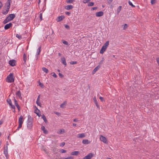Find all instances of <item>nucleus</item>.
<instances>
[{
	"instance_id": "obj_39",
	"label": "nucleus",
	"mask_w": 159,
	"mask_h": 159,
	"mask_svg": "<svg viewBox=\"0 0 159 159\" xmlns=\"http://www.w3.org/2000/svg\"><path fill=\"white\" fill-rule=\"evenodd\" d=\"M77 63V61H71L70 62V64L71 65H74L75 64H76Z\"/></svg>"
},
{
	"instance_id": "obj_52",
	"label": "nucleus",
	"mask_w": 159,
	"mask_h": 159,
	"mask_svg": "<svg viewBox=\"0 0 159 159\" xmlns=\"http://www.w3.org/2000/svg\"><path fill=\"white\" fill-rule=\"evenodd\" d=\"M65 144V143L64 142H62L60 144V146L61 147H63Z\"/></svg>"
},
{
	"instance_id": "obj_11",
	"label": "nucleus",
	"mask_w": 159,
	"mask_h": 159,
	"mask_svg": "<svg viewBox=\"0 0 159 159\" xmlns=\"http://www.w3.org/2000/svg\"><path fill=\"white\" fill-rule=\"evenodd\" d=\"M23 122V117L21 116L18 119V124L22 125Z\"/></svg>"
},
{
	"instance_id": "obj_1",
	"label": "nucleus",
	"mask_w": 159,
	"mask_h": 159,
	"mask_svg": "<svg viewBox=\"0 0 159 159\" xmlns=\"http://www.w3.org/2000/svg\"><path fill=\"white\" fill-rule=\"evenodd\" d=\"M27 122V127L29 129H30L33 126V119L31 116L30 115L28 116Z\"/></svg>"
},
{
	"instance_id": "obj_15",
	"label": "nucleus",
	"mask_w": 159,
	"mask_h": 159,
	"mask_svg": "<svg viewBox=\"0 0 159 159\" xmlns=\"http://www.w3.org/2000/svg\"><path fill=\"white\" fill-rule=\"evenodd\" d=\"M93 156V154L91 153H89L87 156H85L87 159H90Z\"/></svg>"
},
{
	"instance_id": "obj_31",
	"label": "nucleus",
	"mask_w": 159,
	"mask_h": 159,
	"mask_svg": "<svg viewBox=\"0 0 159 159\" xmlns=\"http://www.w3.org/2000/svg\"><path fill=\"white\" fill-rule=\"evenodd\" d=\"M42 70L45 72L46 73H47L48 72V69L46 68L45 67H43L42 68Z\"/></svg>"
},
{
	"instance_id": "obj_35",
	"label": "nucleus",
	"mask_w": 159,
	"mask_h": 159,
	"mask_svg": "<svg viewBox=\"0 0 159 159\" xmlns=\"http://www.w3.org/2000/svg\"><path fill=\"white\" fill-rule=\"evenodd\" d=\"M16 37L19 39H22V37L21 36L20 34H16Z\"/></svg>"
},
{
	"instance_id": "obj_18",
	"label": "nucleus",
	"mask_w": 159,
	"mask_h": 159,
	"mask_svg": "<svg viewBox=\"0 0 159 159\" xmlns=\"http://www.w3.org/2000/svg\"><path fill=\"white\" fill-rule=\"evenodd\" d=\"M107 48L103 46L100 51L101 54H103L106 49Z\"/></svg>"
},
{
	"instance_id": "obj_43",
	"label": "nucleus",
	"mask_w": 159,
	"mask_h": 159,
	"mask_svg": "<svg viewBox=\"0 0 159 159\" xmlns=\"http://www.w3.org/2000/svg\"><path fill=\"white\" fill-rule=\"evenodd\" d=\"M51 75H52L55 78H57V75H56V74L55 73H54V72L52 73H51Z\"/></svg>"
},
{
	"instance_id": "obj_61",
	"label": "nucleus",
	"mask_w": 159,
	"mask_h": 159,
	"mask_svg": "<svg viewBox=\"0 0 159 159\" xmlns=\"http://www.w3.org/2000/svg\"><path fill=\"white\" fill-rule=\"evenodd\" d=\"M112 1V0H108L107 2L109 4H110L111 3Z\"/></svg>"
},
{
	"instance_id": "obj_44",
	"label": "nucleus",
	"mask_w": 159,
	"mask_h": 159,
	"mask_svg": "<svg viewBox=\"0 0 159 159\" xmlns=\"http://www.w3.org/2000/svg\"><path fill=\"white\" fill-rule=\"evenodd\" d=\"M66 152V150L63 149H61L60 151V152L61 153H65Z\"/></svg>"
},
{
	"instance_id": "obj_40",
	"label": "nucleus",
	"mask_w": 159,
	"mask_h": 159,
	"mask_svg": "<svg viewBox=\"0 0 159 159\" xmlns=\"http://www.w3.org/2000/svg\"><path fill=\"white\" fill-rule=\"evenodd\" d=\"M19 124V125H18V127H17V128L16 129V130H19L20 129V128L22 126V125L20 124Z\"/></svg>"
},
{
	"instance_id": "obj_14",
	"label": "nucleus",
	"mask_w": 159,
	"mask_h": 159,
	"mask_svg": "<svg viewBox=\"0 0 159 159\" xmlns=\"http://www.w3.org/2000/svg\"><path fill=\"white\" fill-rule=\"evenodd\" d=\"M4 154L5 155L6 158H7V157L8 156L7 147V146L6 148H5L4 151Z\"/></svg>"
},
{
	"instance_id": "obj_28",
	"label": "nucleus",
	"mask_w": 159,
	"mask_h": 159,
	"mask_svg": "<svg viewBox=\"0 0 159 159\" xmlns=\"http://www.w3.org/2000/svg\"><path fill=\"white\" fill-rule=\"evenodd\" d=\"M66 101L64 102L60 105V107L62 108H64L65 107V106L66 105Z\"/></svg>"
},
{
	"instance_id": "obj_22",
	"label": "nucleus",
	"mask_w": 159,
	"mask_h": 159,
	"mask_svg": "<svg viewBox=\"0 0 159 159\" xmlns=\"http://www.w3.org/2000/svg\"><path fill=\"white\" fill-rule=\"evenodd\" d=\"M42 130L43 131V133L45 134H47L48 133V131L45 129V127L43 126H42L41 127Z\"/></svg>"
},
{
	"instance_id": "obj_29",
	"label": "nucleus",
	"mask_w": 159,
	"mask_h": 159,
	"mask_svg": "<svg viewBox=\"0 0 159 159\" xmlns=\"http://www.w3.org/2000/svg\"><path fill=\"white\" fill-rule=\"evenodd\" d=\"M42 118L43 119V120H44V121L46 123L47 122V120L46 119V117L44 115H43L42 116Z\"/></svg>"
},
{
	"instance_id": "obj_60",
	"label": "nucleus",
	"mask_w": 159,
	"mask_h": 159,
	"mask_svg": "<svg viewBox=\"0 0 159 159\" xmlns=\"http://www.w3.org/2000/svg\"><path fill=\"white\" fill-rule=\"evenodd\" d=\"M73 121L75 122H77L78 121V120L77 119H75L73 120Z\"/></svg>"
},
{
	"instance_id": "obj_27",
	"label": "nucleus",
	"mask_w": 159,
	"mask_h": 159,
	"mask_svg": "<svg viewBox=\"0 0 159 159\" xmlns=\"http://www.w3.org/2000/svg\"><path fill=\"white\" fill-rule=\"evenodd\" d=\"M41 46H40L39 47L37 50V53L38 55H39L41 52Z\"/></svg>"
},
{
	"instance_id": "obj_51",
	"label": "nucleus",
	"mask_w": 159,
	"mask_h": 159,
	"mask_svg": "<svg viewBox=\"0 0 159 159\" xmlns=\"http://www.w3.org/2000/svg\"><path fill=\"white\" fill-rule=\"evenodd\" d=\"M97 7H92L91 8V10H96V9H97Z\"/></svg>"
},
{
	"instance_id": "obj_13",
	"label": "nucleus",
	"mask_w": 159,
	"mask_h": 159,
	"mask_svg": "<svg viewBox=\"0 0 159 159\" xmlns=\"http://www.w3.org/2000/svg\"><path fill=\"white\" fill-rule=\"evenodd\" d=\"M61 62L64 64L65 66H66L67 64L66 62V59L64 57H62L61 58Z\"/></svg>"
},
{
	"instance_id": "obj_21",
	"label": "nucleus",
	"mask_w": 159,
	"mask_h": 159,
	"mask_svg": "<svg viewBox=\"0 0 159 159\" xmlns=\"http://www.w3.org/2000/svg\"><path fill=\"white\" fill-rule=\"evenodd\" d=\"M63 18H64V16H63ZM63 19V18L62 16H58L57 18L56 19V21L58 22H60Z\"/></svg>"
},
{
	"instance_id": "obj_34",
	"label": "nucleus",
	"mask_w": 159,
	"mask_h": 159,
	"mask_svg": "<svg viewBox=\"0 0 159 159\" xmlns=\"http://www.w3.org/2000/svg\"><path fill=\"white\" fill-rule=\"evenodd\" d=\"M7 102L9 104L10 106H11L12 104V102L11 100L10 99H8L7 100Z\"/></svg>"
},
{
	"instance_id": "obj_24",
	"label": "nucleus",
	"mask_w": 159,
	"mask_h": 159,
	"mask_svg": "<svg viewBox=\"0 0 159 159\" xmlns=\"http://www.w3.org/2000/svg\"><path fill=\"white\" fill-rule=\"evenodd\" d=\"M16 95L18 96L19 98H22L21 97V93L20 91H18L16 93Z\"/></svg>"
},
{
	"instance_id": "obj_45",
	"label": "nucleus",
	"mask_w": 159,
	"mask_h": 159,
	"mask_svg": "<svg viewBox=\"0 0 159 159\" xmlns=\"http://www.w3.org/2000/svg\"><path fill=\"white\" fill-rule=\"evenodd\" d=\"M36 103L38 106H39L40 107H41V103H40V102H39V101H36Z\"/></svg>"
},
{
	"instance_id": "obj_26",
	"label": "nucleus",
	"mask_w": 159,
	"mask_h": 159,
	"mask_svg": "<svg viewBox=\"0 0 159 159\" xmlns=\"http://www.w3.org/2000/svg\"><path fill=\"white\" fill-rule=\"evenodd\" d=\"M65 132V130L64 129H61L57 131V133L58 134H61Z\"/></svg>"
},
{
	"instance_id": "obj_54",
	"label": "nucleus",
	"mask_w": 159,
	"mask_h": 159,
	"mask_svg": "<svg viewBox=\"0 0 159 159\" xmlns=\"http://www.w3.org/2000/svg\"><path fill=\"white\" fill-rule=\"evenodd\" d=\"M59 75L61 78H62L63 77V75L61 73H59Z\"/></svg>"
},
{
	"instance_id": "obj_10",
	"label": "nucleus",
	"mask_w": 159,
	"mask_h": 159,
	"mask_svg": "<svg viewBox=\"0 0 159 159\" xmlns=\"http://www.w3.org/2000/svg\"><path fill=\"white\" fill-rule=\"evenodd\" d=\"M14 102H15V104L17 108L18 109V110L19 111H20V107L19 105L18 104L17 102L16 101V99L15 98H14Z\"/></svg>"
},
{
	"instance_id": "obj_46",
	"label": "nucleus",
	"mask_w": 159,
	"mask_h": 159,
	"mask_svg": "<svg viewBox=\"0 0 159 159\" xmlns=\"http://www.w3.org/2000/svg\"><path fill=\"white\" fill-rule=\"evenodd\" d=\"M156 2V0H151V3L152 4H153Z\"/></svg>"
},
{
	"instance_id": "obj_9",
	"label": "nucleus",
	"mask_w": 159,
	"mask_h": 159,
	"mask_svg": "<svg viewBox=\"0 0 159 159\" xmlns=\"http://www.w3.org/2000/svg\"><path fill=\"white\" fill-rule=\"evenodd\" d=\"M93 101L94 102V103L96 105L97 107L98 108H99V106L98 104V102L97 101L96 98V97H94L93 98Z\"/></svg>"
},
{
	"instance_id": "obj_63",
	"label": "nucleus",
	"mask_w": 159,
	"mask_h": 159,
	"mask_svg": "<svg viewBox=\"0 0 159 159\" xmlns=\"http://www.w3.org/2000/svg\"><path fill=\"white\" fill-rule=\"evenodd\" d=\"M2 6V3L0 2V8Z\"/></svg>"
},
{
	"instance_id": "obj_8",
	"label": "nucleus",
	"mask_w": 159,
	"mask_h": 159,
	"mask_svg": "<svg viewBox=\"0 0 159 159\" xmlns=\"http://www.w3.org/2000/svg\"><path fill=\"white\" fill-rule=\"evenodd\" d=\"M103 15V12L102 11L97 12L96 13L95 15L97 17H100Z\"/></svg>"
},
{
	"instance_id": "obj_42",
	"label": "nucleus",
	"mask_w": 159,
	"mask_h": 159,
	"mask_svg": "<svg viewBox=\"0 0 159 159\" xmlns=\"http://www.w3.org/2000/svg\"><path fill=\"white\" fill-rule=\"evenodd\" d=\"M128 27V25L127 24H125L124 25V30H125Z\"/></svg>"
},
{
	"instance_id": "obj_7",
	"label": "nucleus",
	"mask_w": 159,
	"mask_h": 159,
	"mask_svg": "<svg viewBox=\"0 0 159 159\" xmlns=\"http://www.w3.org/2000/svg\"><path fill=\"white\" fill-rule=\"evenodd\" d=\"M12 25V24L11 23L6 25L4 26V29L6 30H7L11 27Z\"/></svg>"
},
{
	"instance_id": "obj_55",
	"label": "nucleus",
	"mask_w": 159,
	"mask_h": 159,
	"mask_svg": "<svg viewBox=\"0 0 159 159\" xmlns=\"http://www.w3.org/2000/svg\"><path fill=\"white\" fill-rule=\"evenodd\" d=\"M99 99L101 100V101H102V102H103V101H104V98L102 97H99Z\"/></svg>"
},
{
	"instance_id": "obj_48",
	"label": "nucleus",
	"mask_w": 159,
	"mask_h": 159,
	"mask_svg": "<svg viewBox=\"0 0 159 159\" xmlns=\"http://www.w3.org/2000/svg\"><path fill=\"white\" fill-rule=\"evenodd\" d=\"M90 0H84L83 1V2L84 3H86L88 2Z\"/></svg>"
},
{
	"instance_id": "obj_47",
	"label": "nucleus",
	"mask_w": 159,
	"mask_h": 159,
	"mask_svg": "<svg viewBox=\"0 0 159 159\" xmlns=\"http://www.w3.org/2000/svg\"><path fill=\"white\" fill-rule=\"evenodd\" d=\"M64 26L67 29H70V26L67 25H64Z\"/></svg>"
},
{
	"instance_id": "obj_50",
	"label": "nucleus",
	"mask_w": 159,
	"mask_h": 159,
	"mask_svg": "<svg viewBox=\"0 0 159 159\" xmlns=\"http://www.w3.org/2000/svg\"><path fill=\"white\" fill-rule=\"evenodd\" d=\"M62 43H63L66 45H67L68 44V43L66 41L64 40Z\"/></svg>"
},
{
	"instance_id": "obj_59",
	"label": "nucleus",
	"mask_w": 159,
	"mask_h": 159,
	"mask_svg": "<svg viewBox=\"0 0 159 159\" xmlns=\"http://www.w3.org/2000/svg\"><path fill=\"white\" fill-rule=\"evenodd\" d=\"M3 123V120H0V125H1Z\"/></svg>"
},
{
	"instance_id": "obj_41",
	"label": "nucleus",
	"mask_w": 159,
	"mask_h": 159,
	"mask_svg": "<svg viewBox=\"0 0 159 159\" xmlns=\"http://www.w3.org/2000/svg\"><path fill=\"white\" fill-rule=\"evenodd\" d=\"M128 3L132 7H135V6H134V5H133L132 4V2H131L130 1H129V2H128Z\"/></svg>"
},
{
	"instance_id": "obj_6",
	"label": "nucleus",
	"mask_w": 159,
	"mask_h": 159,
	"mask_svg": "<svg viewBox=\"0 0 159 159\" xmlns=\"http://www.w3.org/2000/svg\"><path fill=\"white\" fill-rule=\"evenodd\" d=\"M16 61L15 60H10L9 61V64L12 66H14L15 65Z\"/></svg>"
},
{
	"instance_id": "obj_25",
	"label": "nucleus",
	"mask_w": 159,
	"mask_h": 159,
	"mask_svg": "<svg viewBox=\"0 0 159 159\" xmlns=\"http://www.w3.org/2000/svg\"><path fill=\"white\" fill-rule=\"evenodd\" d=\"M23 59L24 61V64H26L27 60V57L25 54V53L23 54Z\"/></svg>"
},
{
	"instance_id": "obj_36",
	"label": "nucleus",
	"mask_w": 159,
	"mask_h": 159,
	"mask_svg": "<svg viewBox=\"0 0 159 159\" xmlns=\"http://www.w3.org/2000/svg\"><path fill=\"white\" fill-rule=\"evenodd\" d=\"M94 3L93 2H89L88 4V6H92L94 5Z\"/></svg>"
},
{
	"instance_id": "obj_37",
	"label": "nucleus",
	"mask_w": 159,
	"mask_h": 159,
	"mask_svg": "<svg viewBox=\"0 0 159 159\" xmlns=\"http://www.w3.org/2000/svg\"><path fill=\"white\" fill-rule=\"evenodd\" d=\"M74 0H66V2L67 3H73Z\"/></svg>"
},
{
	"instance_id": "obj_49",
	"label": "nucleus",
	"mask_w": 159,
	"mask_h": 159,
	"mask_svg": "<svg viewBox=\"0 0 159 159\" xmlns=\"http://www.w3.org/2000/svg\"><path fill=\"white\" fill-rule=\"evenodd\" d=\"M39 17L40 19V20H42V13H41L39 15Z\"/></svg>"
},
{
	"instance_id": "obj_62",
	"label": "nucleus",
	"mask_w": 159,
	"mask_h": 159,
	"mask_svg": "<svg viewBox=\"0 0 159 159\" xmlns=\"http://www.w3.org/2000/svg\"><path fill=\"white\" fill-rule=\"evenodd\" d=\"M157 62L158 64L159 65V58H157Z\"/></svg>"
},
{
	"instance_id": "obj_57",
	"label": "nucleus",
	"mask_w": 159,
	"mask_h": 159,
	"mask_svg": "<svg viewBox=\"0 0 159 159\" xmlns=\"http://www.w3.org/2000/svg\"><path fill=\"white\" fill-rule=\"evenodd\" d=\"M65 14L66 15H70V12L66 11L65 12Z\"/></svg>"
},
{
	"instance_id": "obj_23",
	"label": "nucleus",
	"mask_w": 159,
	"mask_h": 159,
	"mask_svg": "<svg viewBox=\"0 0 159 159\" xmlns=\"http://www.w3.org/2000/svg\"><path fill=\"white\" fill-rule=\"evenodd\" d=\"M85 136V135L84 133L79 134L77 135V137L79 138H83Z\"/></svg>"
},
{
	"instance_id": "obj_19",
	"label": "nucleus",
	"mask_w": 159,
	"mask_h": 159,
	"mask_svg": "<svg viewBox=\"0 0 159 159\" xmlns=\"http://www.w3.org/2000/svg\"><path fill=\"white\" fill-rule=\"evenodd\" d=\"M80 153V152L78 151H75L71 152V155H72L77 156Z\"/></svg>"
},
{
	"instance_id": "obj_2",
	"label": "nucleus",
	"mask_w": 159,
	"mask_h": 159,
	"mask_svg": "<svg viewBox=\"0 0 159 159\" xmlns=\"http://www.w3.org/2000/svg\"><path fill=\"white\" fill-rule=\"evenodd\" d=\"M14 81L13 78V74L12 73H10L7 77L6 81L8 83H12L14 82Z\"/></svg>"
},
{
	"instance_id": "obj_5",
	"label": "nucleus",
	"mask_w": 159,
	"mask_h": 159,
	"mask_svg": "<svg viewBox=\"0 0 159 159\" xmlns=\"http://www.w3.org/2000/svg\"><path fill=\"white\" fill-rule=\"evenodd\" d=\"M15 17V15L14 14H10L7 17L11 21Z\"/></svg>"
},
{
	"instance_id": "obj_20",
	"label": "nucleus",
	"mask_w": 159,
	"mask_h": 159,
	"mask_svg": "<svg viewBox=\"0 0 159 159\" xmlns=\"http://www.w3.org/2000/svg\"><path fill=\"white\" fill-rule=\"evenodd\" d=\"M82 143L85 144H87L90 143V142L88 139H83L82 141Z\"/></svg>"
},
{
	"instance_id": "obj_4",
	"label": "nucleus",
	"mask_w": 159,
	"mask_h": 159,
	"mask_svg": "<svg viewBox=\"0 0 159 159\" xmlns=\"http://www.w3.org/2000/svg\"><path fill=\"white\" fill-rule=\"evenodd\" d=\"M100 140L102 141L104 143H107V139L105 137L103 136L102 135H100Z\"/></svg>"
},
{
	"instance_id": "obj_12",
	"label": "nucleus",
	"mask_w": 159,
	"mask_h": 159,
	"mask_svg": "<svg viewBox=\"0 0 159 159\" xmlns=\"http://www.w3.org/2000/svg\"><path fill=\"white\" fill-rule=\"evenodd\" d=\"M35 107L36 109L34 110V113H36L39 117H40L41 116V115L39 114L40 111L38 109L37 107L36 106Z\"/></svg>"
},
{
	"instance_id": "obj_3",
	"label": "nucleus",
	"mask_w": 159,
	"mask_h": 159,
	"mask_svg": "<svg viewBox=\"0 0 159 159\" xmlns=\"http://www.w3.org/2000/svg\"><path fill=\"white\" fill-rule=\"evenodd\" d=\"M11 0H8L7 1V8L4 10H3L2 12V13L4 14V15H6L7 14L8 11H9V9L10 8V2Z\"/></svg>"
},
{
	"instance_id": "obj_64",
	"label": "nucleus",
	"mask_w": 159,
	"mask_h": 159,
	"mask_svg": "<svg viewBox=\"0 0 159 159\" xmlns=\"http://www.w3.org/2000/svg\"><path fill=\"white\" fill-rule=\"evenodd\" d=\"M76 124H75V123H73V125L74 126H76Z\"/></svg>"
},
{
	"instance_id": "obj_53",
	"label": "nucleus",
	"mask_w": 159,
	"mask_h": 159,
	"mask_svg": "<svg viewBox=\"0 0 159 159\" xmlns=\"http://www.w3.org/2000/svg\"><path fill=\"white\" fill-rule=\"evenodd\" d=\"M65 159H73V158L72 157H68L67 158H65Z\"/></svg>"
},
{
	"instance_id": "obj_16",
	"label": "nucleus",
	"mask_w": 159,
	"mask_h": 159,
	"mask_svg": "<svg viewBox=\"0 0 159 159\" xmlns=\"http://www.w3.org/2000/svg\"><path fill=\"white\" fill-rule=\"evenodd\" d=\"M100 67V66H96L93 70L92 71V74H94L95 72L99 69Z\"/></svg>"
},
{
	"instance_id": "obj_33",
	"label": "nucleus",
	"mask_w": 159,
	"mask_h": 159,
	"mask_svg": "<svg viewBox=\"0 0 159 159\" xmlns=\"http://www.w3.org/2000/svg\"><path fill=\"white\" fill-rule=\"evenodd\" d=\"M10 21L9 20L7 17L3 21V24H5L7 23L8 22Z\"/></svg>"
},
{
	"instance_id": "obj_17",
	"label": "nucleus",
	"mask_w": 159,
	"mask_h": 159,
	"mask_svg": "<svg viewBox=\"0 0 159 159\" xmlns=\"http://www.w3.org/2000/svg\"><path fill=\"white\" fill-rule=\"evenodd\" d=\"M73 6L71 5H68L65 7V8L67 10L71 9L73 8Z\"/></svg>"
},
{
	"instance_id": "obj_58",
	"label": "nucleus",
	"mask_w": 159,
	"mask_h": 159,
	"mask_svg": "<svg viewBox=\"0 0 159 159\" xmlns=\"http://www.w3.org/2000/svg\"><path fill=\"white\" fill-rule=\"evenodd\" d=\"M40 98V95H39L38 97V98H37V99L36 101H39Z\"/></svg>"
},
{
	"instance_id": "obj_30",
	"label": "nucleus",
	"mask_w": 159,
	"mask_h": 159,
	"mask_svg": "<svg viewBox=\"0 0 159 159\" xmlns=\"http://www.w3.org/2000/svg\"><path fill=\"white\" fill-rule=\"evenodd\" d=\"M121 6H119L116 10L117 14H119V13L120 12V11L121 10Z\"/></svg>"
},
{
	"instance_id": "obj_32",
	"label": "nucleus",
	"mask_w": 159,
	"mask_h": 159,
	"mask_svg": "<svg viewBox=\"0 0 159 159\" xmlns=\"http://www.w3.org/2000/svg\"><path fill=\"white\" fill-rule=\"evenodd\" d=\"M109 44V42L108 41H107L104 44L103 46L107 48V47L108 46Z\"/></svg>"
},
{
	"instance_id": "obj_38",
	"label": "nucleus",
	"mask_w": 159,
	"mask_h": 159,
	"mask_svg": "<svg viewBox=\"0 0 159 159\" xmlns=\"http://www.w3.org/2000/svg\"><path fill=\"white\" fill-rule=\"evenodd\" d=\"M38 83H39V85L42 88H43V87H44V85L43 84L41 83L40 82V81H39L38 82Z\"/></svg>"
},
{
	"instance_id": "obj_56",
	"label": "nucleus",
	"mask_w": 159,
	"mask_h": 159,
	"mask_svg": "<svg viewBox=\"0 0 159 159\" xmlns=\"http://www.w3.org/2000/svg\"><path fill=\"white\" fill-rule=\"evenodd\" d=\"M10 106L11 107V108L13 109H15V106L12 104Z\"/></svg>"
}]
</instances>
